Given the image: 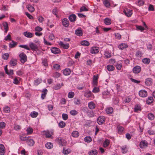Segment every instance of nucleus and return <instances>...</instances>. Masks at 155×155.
<instances>
[{"label":"nucleus","mask_w":155,"mask_h":155,"mask_svg":"<svg viewBox=\"0 0 155 155\" xmlns=\"http://www.w3.org/2000/svg\"><path fill=\"white\" fill-rule=\"evenodd\" d=\"M19 56L20 58L21 62L22 63L24 64L27 61V57L26 55L24 53L22 52L21 53Z\"/></svg>","instance_id":"f257e3e1"},{"label":"nucleus","mask_w":155,"mask_h":155,"mask_svg":"<svg viewBox=\"0 0 155 155\" xmlns=\"http://www.w3.org/2000/svg\"><path fill=\"white\" fill-rule=\"evenodd\" d=\"M56 140L62 146L66 145L67 144V141L63 138L61 137L57 138Z\"/></svg>","instance_id":"f03ea898"},{"label":"nucleus","mask_w":155,"mask_h":155,"mask_svg":"<svg viewBox=\"0 0 155 155\" xmlns=\"http://www.w3.org/2000/svg\"><path fill=\"white\" fill-rule=\"evenodd\" d=\"M105 118L104 117L100 116L98 118L97 121L99 124L101 125L105 122Z\"/></svg>","instance_id":"7ed1b4c3"},{"label":"nucleus","mask_w":155,"mask_h":155,"mask_svg":"<svg viewBox=\"0 0 155 155\" xmlns=\"http://www.w3.org/2000/svg\"><path fill=\"white\" fill-rule=\"evenodd\" d=\"M148 146V143L145 140H142L140 143V146L141 148H145Z\"/></svg>","instance_id":"20e7f679"},{"label":"nucleus","mask_w":155,"mask_h":155,"mask_svg":"<svg viewBox=\"0 0 155 155\" xmlns=\"http://www.w3.org/2000/svg\"><path fill=\"white\" fill-rule=\"evenodd\" d=\"M99 51V48L98 47H94L91 48L90 52L91 54H97Z\"/></svg>","instance_id":"39448f33"},{"label":"nucleus","mask_w":155,"mask_h":155,"mask_svg":"<svg viewBox=\"0 0 155 155\" xmlns=\"http://www.w3.org/2000/svg\"><path fill=\"white\" fill-rule=\"evenodd\" d=\"M83 32L81 28H78L75 31V34L78 36H81L83 35Z\"/></svg>","instance_id":"423d86ee"},{"label":"nucleus","mask_w":155,"mask_h":155,"mask_svg":"<svg viewBox=\"0 0 155 155\" xmlns=\"http://www.w3.org/2000/svg\"><path fill=\"white\" fill-rule=\"evenodd\" d=\"M139 94L140 96L142 97H145L147 95V92L144 90H142L139 91Z\"/></svg>","instance_id":"0eeeda50"},{"label":"nucleus","mask_w":155,"mask_h":155,"mask_svg":"<svg viewBox=\"0 0 155 155\" xmlns=\"http://www.w3.org/2000/svg\"><path fill=\"white\" fill-rule=\"evenodd\" d=\"M29 46L33 51H36L38 49V46L33 43H31L29 44Z\"/></svg>","instance_id":"6e6552de"},{"label":"nucleus","mask_w":155,"mask_h":155,"mask_svg":"<svg viewBox=\"0 0 155 155\" xmlns=\"http://www.w3.org/2000/svg\"><path fill=\"white\" fill-rule=\"evenodd\" d=\"M141 68L139 66H135L133 69V72L135 74L139 73L141 71Z\"/></svg>","instance_id":"1a4fd4ad"},{"label":"nucleus","mask_w":155,"mask_h":155,"mask_svg":"<svg viewBox=\"0 0 155 155\" xmlns=\"http://www.w3.org/2000/svg\"><path fill=\"white\" fill-rule=\"evenodd\" d=\"M145 83L147 86L151 85L153 83L152 79L150 78H148L145 80Z\"/></svg>","instance_id":"9d476101"},{"label":"nucleus","mask_w":155,"mask_h":155,"mask_svg":"<svg viewBox=\"0 0 155 155\" xmlns=\"http://www.w3.org/2000/svg\"><path fill=\"white\" fill-rule=\"evenodd\" d=\"M51 52L54 54H58L61 52L60 49L57 48L53 47L51 49Z\"/></svg>","instance_id":"9b49d317"},{"label":"nucleus","mask_w":155,"mask_h":155,"mask_svg":"<svg viewBox=\"0 0 155 155\" xmlns=\"http://www.w3.org/2000/svg\"><path fill=\"white\" fill-rule=\"evenodd\" d=\"M61 48L64 49H68L69 46L68 44H64L62 42L60 41L59 43Z\"/></svg>","instance_id":"f8f14e48"},{"label":"nucleus","mask_w":155,"mask_h":155,"mask_svg":"<svg viewBox=\"0 0 155 155\" xmlns=\"http://www.w3.org/2000/svg\"><path fill=\"white\" fill-rule=\"evenodd\" d=\"M62 23L63 26L66 27H68L69 25V23L68 20L66 18L63 19L62 21Z\"/></svg>","instance_id":"ddd939ff"},{"label":"nucleus","mask_w":155,"mask_h":155,"mask_svg":"<svg viewBox=\"0 0 155 155\" xmlns=\"http://www.w3.org/2000/svg\"><path fill=\"white\" fill-rule=\"evenodd\" d=\"M125 15L128 17H130L132 15V11L130 9H126L124 11Z\"/></svg>","instance_id":"4468645a"},{"label":"nucleus","mask_w":155,"mask_h":155,"mask_svg":"<svg viewBox=\"0 0 155 155\" xmlns=\"http://www.w3.org/2000/svg\"><path fill=\"white\" fill-rule=\"evenodd\" d=\"M76 16L74 14H72L69 16V19L71 22H74L76 20Z\"/></svg>","instance_id":"2eb2a0df"},{"label":"nucleus","mask_w":155,"mask_h":155,"mask_svg":"<svg viewBox=\"0 0 155 155\" xmlns=\"http://www.w3.org/2000/svg\"><path fill=\"white\" fill-rule=\"evenodd\" d=\"M23 35L25 36L28 38H31L34 35L33 34L28 31L24 32L23 33Z\"/></svg>","instance_id":"dca6fc26"},{"label":"nucleus","mask_w":155,"mask_h":155,"mask_svg":"<svg viewBox=\"0 0 155 155\" xmlns=\"http://www.w3.org/2000/svg\"><path fill=\"white\" fill-rule=\"evenodd\" d=\"M9 64L11 66H15L17 64V59H16L12 58L10 61Z\"/></svg>","instance_id":"f3484780"},{"label":"nucleus","mask_w":155,"mask_h":155,"mask_svg":"<svg viewBox=\"0 0 155 155\" xmlns=\"http://www.w3.org/2000/svg\"><path fill=\"white\" fill-rule=\"evenodd\" d=\"M88 107L90 109L93 110L95 108V104L93 101H91L88 103Z\"/></svg>","instance_id":"a211bd4d"},{"label":"nucleus","mask_w":155,"mask_h":155,"mask_svg":"<svg viewBox=\"0 0 155 155\" xmlns=\"http://www.w3.org/2000/svg\"><path fill=\"white\" fill-rule=\"evenodd\" d=\"M98 77L97 76L94 75L93 77V84L94 86H97V84Z\"/></svg>","instance_id":"6ab92c4d"},{"label":"nucleus","mask_w":155,"mask_h":155,"mask_svg":"<svg viewBox=\"0 0 155 155\" xmlns=\"http://www.w3.org/2000/svg\"><path fill=\"white\" fill-rule=\"evenodd\" d=\"M53 134V131H47L45 134L46 137L48 138H51V136Z\"/></svg>","instance_id":"aec40b11"},{"label":"nucleus","mask_w":155,"mask_h":155,"mask_svg":"<svg viewBox=\"0 0 155 155\" xmlns=\"http://www.w3.org/2000/svg\"><path fill=\"white\" fill-rule=\"evenodd\" d=\"M71 72V70L68 68L65 69L63 71V74L65 75H68L70 74Z\"/></svg>","instance_id":"412c9836"},{"label":"nucleus","mask_w":155,"mask_h":155,"mask_svg":"<svg viewBox=\"0 0 155 155\" xmlns=\"http://www.w3.org/2000/svg\"><path fill=\"white\" fill-rule=\"evenodd\" d=\"M5 153V147L3 144H0V155H4Z\"/></svg>","instance_id":"4be33fe9"},{"label":"nucleus","mask_w":155,"mask_h":155,"mask_svg":"<svg viewBox=\"0 0 155 155\" xmlns=\"http://www.w3.org/2000/svg\"><path fill=\"white\" fill-rule=\"evenodd\" d=\"M92 95L93 94L92 93L91 91H86L85 92L84 94V96L87 98L91 97Z\"/></svg>","instance_id":"5701e85b"},{"label":"nucleus","mask_w":155,"mask_h":155,"mask_svg":"<svg viewBox=\"0 0 155 155\" xmlns=\"http://www.w3.org/2000/svg\"><path fill=\"white\" fill-rule=\"evenodd\" d=\"M5 72L6 74H7L9 75H11L13 74V71L12 70H10L9 71H8V70L7 66L5 68Z\"/></svg>","instance_id":"b1692460"},{"label":"nucleus","mask_w":155,"mask_h":155,"mask_svg":"<svg viewBox=\"0 0 155 155\" xmlns=\"http://www.w3.org/2000/svg\"><path fill=\"white\" fill-rule=\"evenodd\" d=\"M128 47V45L126 44L121 43L118 46L119 49L122 50Z\"/></svg>","instance_id":"393cba45"},{"label":"nucleus","mask_w":155,"mask_h":155,"mask_svg":"<svg viewBox=\"0 0 155 155\" xmlns=\"http://www.w3.org/2000/svg\"><path fill=\"white\" fill-rule=\"evenodd\" d=\"M104 22L106 25H109L111 23V20L108 18H106L104 20Z\"/></svg>","instance_id":"a878e982"},{"label":"nucleus","mask_w":155,"mask_h":155,"mask_svg":"<svg viewBox=\"0 0 155 155\" xmlns=\"http://www.w3.org/2000/svg\"><path fill=\"white\" fill-rule=\"evenodd\" d=\"M118 133L119 134H121L124 130V128L120 125H118L117 127Z\"/></svg>","instance_id":"bb28decb"},{"label":"nucleus","mask_w":155,"mask_h":155,"mask_svg":"<svg viewBox=\"0 0 155 155\" xmlns=\"http://www.w3.org/2000/svg\"><path fill=\"white\" fill-rule=\"evenodd\" d=\"M4 26V28L5 29V32L7 33L8 30V24L6 22H4L2 24Z\"/></svg>","instance_id":"cd10ccee"},{"label":"nucleus","mask_w":155,"mask_h":155,"mask_svg":"<svg viewBox=\"0 0 155 155\" xmlns=\"http://www.w3.org/2000/svg\"><path fill=\"white\" fill-rule=\"evenodd\" d=\"M113 111V109L112 107H107L106 109V112L107 114H111Z\"/></svg>","instance_id":"c85d7f7f"},{"label":"nucleus","mask_w":155,"mask_h":155,"mask_svg":"<svg viewBox=\"0 0 155 155\" xmlns=\"http://www.w3.org/2000/svg\"><path fill=\"white\" fill-rule=\"evenodd\" d=\"M153 98L152 97H148L146 101L147 104H150L153 102Z\"/></svg>","instance_id":"c756f323"},{"label":"nucleus","mask_w":155,"mask_h":155,"mask_svg":"<svg viewBox=\"0 0 155 155\" xmlns=\"http://www.w3.org/2000/svg\"><path fill=\"white\" fill-rule=\"evenodd\" d=\"M81 44L83 46H88L90 45L89 42L86 40H83L81 41Z\"/></svg>","instance_id":"7c9ffc66"},{"label":"nucleus","mask_w":155,"mask_h":155,"mask_svg":"<svg viewBox=\"0 0 155 155\" xmlns=\"http://www.w3.org/2000/svg\"><path fill=\"white\" fill-rule=\"evenodd\" d=\"M26 142L27 144L30 146H32L35 143L34 141L31 139H28Z\"/></svg>","instance_id":"2f4dec72"},{"label":"nucleus","mask_w":155,"mask_h":155,"mask_svg":"<svg viewBox=\"0 0 155 155\" xmlns=\"http://www.w3.org/2000/svg\"><path fill=\"white\" fill-rule=\"evenodd\" d=\"M47 91V90L46 89H44L43 90L41 95V98L42 99H44L45 97Z\"/></svg>","instance_id":"473e14b6"},{"label":"nucleus","mask_w":155,"mask_h":155,"mask_svg":"<svg viewBox=\"0 0 155 155\" xmlns=\"http://www.w3.org/2000/svg\"><path fill=\"white\" fill-rule=\"evenodd\" d=\"M27 8L29 11L31 12H33L35 10V8L33 7L31 5H28L27 6Z\"/></svg>","instance_id":"72a5a7b5"},{"label":"nucleus","mask_w":155,"mask_h":155,"mask_svg":"<svg viewBox=\"0 0 155 155\" xmlns=\"http://www.w3.org/2000/svg\"><path fill=\"white\" fill-rule=\"evenodd\" d=\"M45 147L48 149H51L53 147L52 143L51 142H48L45 144Z\"/></svg>","instance_id":"f704fd0d"},{"label":"nucleus","mask_w":155,"mask_h":155,"mask_svg":"<svg viewBox=\"0 0 155 155\" xmlns=\"http://www.w3.org/2000/svg\"><path fill=\"white\" fill-rule=\"evenodd\" d=\"M110 143V141L108 139H106L103 143V146L104 147H107Z\"/></svg>","instance_id":"c9c22d12"},{"label":"nucleus","mask_w":155,"mask_h":155,"mask_svg":"<svg viewBox=\"0 0 155 155\" xmlns=\"http://www.w3.org/2000/svg\"><path fill=\"white\" fill-rule=\"evenodd\" d=\"M12 43L9 44V47L10 48H13L15 47L17 44V42L13 41H12Z\"/></svg>","instance_id":"e433bc0d"},{"label":"nucleus","mask_w":155,"mask_h":155,"mask_svg":"<svg viewBox=\"0 0 155 155\" xmlns=\"http://www.w3.org/2000/svg\"><path fill=\"white\" fill-rule=\"evenodd\" d=\"M79 134L77 131H74L72 133V136L74 137H77L79 136Z\"/></svg>","instance_id":"4c0bfd02"},{"label":"nucleus","mask_w":155,"mask_h":155,"mask_svg":"<svg viewBox=\"0 0 155 155\" xmlns=\"http://www.w3.org/2000/svg\"><path fill=\"white\" fill-rule=\"evenodd\" d=\"M20 79V78H19L16 77L14 79L13 81V83L15 84H18L19 82V80Z\"/></svg>","instance_id":"58836bf2"},{"label":"nucleus","mask_w":155,"mask_h":155,"mask_svg":"<svg viewBox=\"0 0 155 155\" xmlns=\"http://www.w3.org/2000/svg\"><path fill=\"white\" fill-rule=\"evenodd\" d=\"M107 69L109 71H112L114 69V66L111 65H108L107 67Z\"/></svg>","instance_id":"ea45409f"},{"label":"nucleus","mask_w":155,"mask_h":155,"mask_svg":"<svg viewBox=\"0 0 155 155\" xmlns=\"http://www.w3.org/2000/svg\"><path fill=\"white\" fill-rule=\"evenodd\" d=\"M142 61L144 64H149L150 62V59L148 58H144L143 59Z\"/></svg>","instance_id":"a19ab883"},{"label":"nucleus","mask_w":155,"mask_h":155,"mask_svg":"<svg viewBox=\"0 0 155 155\" xmlns=\"http://www.w3.org/2000/svg\"><path fill=\"white\" fill-rule=\"evenodd\" d=\"M97 153V152L96 150H92L88 152L90 155H96Z\"/></svg>","instance_id":"79ce46f5"},{"label":"nucleus","mask_w":155,"mask_h":155,"mask_svg":"<svg viewBox=\"0 0 155 155\" xmlns=\"http://www.w3.org/2000/svg\"><path fill=\"white\" fill-rule=\"evenodd\" d=\"M26 130L27 132V134H31L33 131V129L30 127L27 128Z\"/></svg>","instance_id":"37998d69"},{"label":"nucleus","mask_w":155,"mask_h":155,"mask_svg":"<svg viewBox=\"0 0 155 155\" xmlns=\"http://www.w3.org/2000/svg\"><path fill=\"white\" fill-rule=\"evenodd\" d=\"M42 64L43 65H44V66H45L46 67H47L48 66V61H47V59L46 58L42 60Z\"/></svg>","instance_id":"c03bdc74"},{"label":"nucleus","mask_w":155,"mask_h":155,"mask_svg":"<svg viewBox=\"0 0 155 155\" xmlns=\"http://www.w3.org/2000/svg\"><path fill=\"white\" fill-rule=\"evenodd\" d=\"M104 55L106 58H109L111 57V54L110 52L108 51H106L104 53Z\"/></svg>","instance_id":"a18cd8bd"},{"label":"nucleus","mask_w":155,"mask_h":155,"mask_svg":"<svg viewBox=\"0 0 155 155\" xmlns=\"http://www.w3.org/2000/svg\"><path fill=\"white\" fill-rule=\"evenodd\" d=\"M148 118L150 120H152L154 119V116L152 113L149 114L148 115Z\"/></svg>","instance_id":"49530a36"},{"label":"nucleus","mask_w":155,"mask_h":155,"mask_svg":"<svg viewBox=\"0 0 155 155\" xmlns=\"http://www.w3.org/2000/svg\"><path fill=\"white\" fill-rule=\"evenodd\" d=\"M38 114V113L35 111H33L31 112V117L35 118L37 117Z\"/></svg>","instance_id":"de8ad7c7"},{"label":"nucleus","mask_w":155,"mask_h":155,"mask_svg":"<svg viewBox=\"0 0 155 155\" xmlns=\"http://www.w3.org/2000/svg\"><path fill=\"white\" fill-rule=\"evenodd\" d=\"M42 81V80L41 79H38L35 80L34 81L35 84L36 86L38 85Z\"/></svg>","instance_id":"09e8293b"},{"label":"nucleus","mask_w":155,"mask_h":155,"mask_svg":"<svg viewBox=\"0 0 155 155\" xmlns=\"http://www.w3.org/2000/svg\"><path fill=\"white\" fill-rule=\"evenodd\" d=\"M140 110V107L138 104H136L134 107V111L137 112L138 110Z\"/></svg>","instance_id":"8fccbe9b"},{"label":"nucleus","mask_w":155,"mask_h":155,"mask_svg":"<svg viewBox=\"0 0 155 155\" xmlns=\"http://www.w3.org/2000/svg\"><path fill=\"white\" fill-rule=\"evenodd\" d=\"M87 114L88 116L90 117H93L94 115V112L93 110L88 111Z\"/></svg>","instance_id":"3c124183"},{"label":"nucleus","mask_w":155,"mask_h":155,"mask_svg":"<svg viewBox=\"0 0 155 155\" xmlns=\"http://www.w3.org/2000/svg\"><path fill=\"white\" fill-rule=\"evenodd\" d=\"M65 123L63 121H60L58 124L59 126L61 128H64L65 126Z\"/></svg>","instance_id":"603ef678"},{"label":"nucleus","mask_w":155,"mask_h":155,"mask_svg":"<svg viewBox=\"0 0 155 155\" xmlns=\"http://www.w3.org/2000/svg\"><path fill=\"white\" fill-rule=\"evenodd\" d=\"M84 140L87 142H90L92 140V139L90 136H87L85 137Z\"/></svg>","instance_id":"864d4df0"},{"label":"nucleus","mask_w":155,"mask_h":155,"mask_svg":"<svg viewBox=\"0 0 155 155\" xmlns=\"http://www.w3.org/2000/svg\"><path fill=\"white\" fill-rule=\"evenodd\" d=\"M60 76L61 74L57 72H55L53 74V77L55 78H58L60 77Z\"/></svg>","instance_id":"5fc2aeb1"},{"label":"nucleus","mask_w":155,"mask_h":155,"mask_svg":"<svg viewBox=\"0 0 155 155\" xmlns=\"http://www.w3.org/2000/svg\"><path fill=\"white\" fill-rule=\"evenodd\" d=\"M70 113L71 115L73 116L76 115L78 114V112L75 110H71Z\"/></svg>","instance_id":"6e6d98bb"},{"label":"nucleus","mask_w":155,"mask_h":155,"mask_svg":"<svg viewBox=\"0 0 155 155\" xmlns=\"http://www.w3.org/2000/svg\"><path fill=\"white\" fill-rule=\"evenodd\" d=\"M74 92L71 91L68 93V96L69 98H72L74 97Z\"/></svg>","instance_id":"4d7b16f0"},{"label":"nucleus","mask_w":155,"mask_h":155,"mask_svg":"<svg viewBox=\"0 0 155 155\" xmlns=\"http://www.w3.org/2000/svg\"><path fill=\"white\" fill-rule=\"evenodd\" d=\"M104 5L107 7L109 8L110 6V4L109 2L105 0L104 2Z\"/></svg>","instance_id":"13d9d810"},{"label":"nucleus","mask_w":155,"mask_h":155,"mask_svg":"<svg viewBox=\"0 0 155 155\" xmlns=\"http://www.w3.org/2000/svg\"><path fill=\"white\" fill-rule=\"evenodd\" d=\"M99 88L98 87H94L92 90V92L94 93H97L99 92Z\"/></svg>","instance_id":"bf43d9fd"},{"label":"nucleus","mask_w":155,"mask_h":155,"mask_svg":"<svg viewBox=\"0 0 155 155\" xmlns=\"http://www.w3.org/2000/svg\"><path fill=\"white\" fill-rule=\"evenodd\" d=\"M20 139L22 141H25L26 140L27 141L28 140V138L26 137L25 136L21 135L20 136Z\"/></svg>","instance_id":"052dcab7"},{"label":"nucleus","mask_w":155,"mask_h":155,"mask_svg":"<svg viewBox=\"0 0 155 155\" xmlns=\"http://www.w3.org/2000/svg\"><path fill=\"white\" fill-rule=\"evenodd\" d=\"M61 85L60 84H57L55 85V86L54 87V88L55 90H58L60 89L61 86L63 85V84H61Z\"/></svg>","instance_id":"680f3d73"},{"label":"nucleus","mask_w":155,"mask_h":155,"mask_svg":"<svg viewBox=\"0 0 155 155\" xmlns=\"http://www.w3.org/2000/svg\"><path fill=\"white\" fill-rule=\"evenodd\" d=\"M19 47L25 48L28 50H30V49L27 45H19Z\"/></svg>","instance_id":"e2e57ef3"},{"label":"nucleus","mask_w":155,"mask_h":155,"mask_svg":"<svg viewBox=\"0 0 155 155\" xmlns=\"http://www.w3.org/2000/svg\"><path fill=\"white\" fill-rule=\"evenodd\" d=\"M4 110L5 113H9L10 111V108L6 106L4 108Z\"/></svg>","instance_id":"0e129e2a"},{"label":"nucleus","mask_w":155,"mask_h":155,"mask_svg":"<svg viewBox=\"0 0 155 155\" xmlns=\"http://www.w3.org/2000/svg\"><path fill=\"white\" fill-rule=\"evenodd\" d=\"M4 40L6 41H7L8 40H11V35L9 34H8V35L5 37Z\"/></svg>","instance_id":"69168bd1"},{"label":"nucleus","mask_w":155,"mask_h":155,"mask_svg":"<svg viewBox=\"0 0 155 155\" xmlns=\"http://www.w3.org/2000/svg\"><path fill=\"white\" fill-rule=\"evenodd\" d=\"M9 56V54L8 53H5L2 55V58L5 60H7Z\"/></svg>","instance_id":"338daca9"},{"label":"nucleus","mask_w":155,"mask_h":155,"mask_svg":"<svg viewBox=\"0 0 155 155\" xmlns=\"http://www.w3.org/2000/svg\"><path fill=\"white\" fill-rule=\"evenodd\" d=\"M122 152L123 153H126L127 152V150L126 149V146H124L121 148Z\"/></svg>","instance_id":"774afa93"}]
</instances>
